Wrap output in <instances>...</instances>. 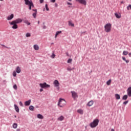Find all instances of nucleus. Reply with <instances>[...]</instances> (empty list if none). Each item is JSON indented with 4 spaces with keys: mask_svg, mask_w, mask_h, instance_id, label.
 Masks as SVG:
<instances>
[{
    "mask_svg": "<svg viewBox=\"0 0 131 131\" xmlns=\"http://www.w3.org/2000/svg\"><path fill=\"white\" fill-rule=\"evenodd\" d=\"M98 124H99V119H95L93 122H91L90 124L91 127L92 128H94L97 126Z\"/></svg>",
    "mask_w": 131,
    "mask_h": 131,
    "instance_id": "obj_1",
    "label": "nucleus"
},
{
    "mask_svg": "<svg viewBox=\"0 0 131 131\" xmlns=\"http://www.w3.org/2000/svg\"><path fill=\"white\" fill-rule=\"evenodd\" d=\"M112 25L110 23L106 24L104 26V29L105 32H110L111 31Z\"/></svg>",
    "mask_w": 131,
    "mask_h": 131,
    "instance_id": "obj_2",
    "label": "nucleus"
},
{
    "mask_svg": "<svg viewBox=\"0 0 131 131\" xmlns=\"http://www.w3.org/2000/svg\"><path fill=\"white\" fill-rule=\"evenodd\" d=\"M66 104V101H65V99H60L59 100L58 105L59 106V107H64Z\"/></svg>",
    "mask_w": 131,
    "mask_h": 131,
    "instance_id": "obj_3",
    "label": "nucleus"
},
{
    "mask_svg": "<svg viewBox=\"0 0 131 131\" xmlns=\"http://www.w3.org/2000/svg\"><path fill=\"white\" fill-rule=\"evenodd\" d=\"M39 85L41 89H49V88H51V85L50 84H47L46 82H43V83H40Z\"/></svg>",
    "mask_w": 131,
    "mask_h": 131,
    "instance_id": "obj_4",
    "label": "nucleus"
},
{
    "mask_svg": "<svg viewBox=\"0 0 131 131\" xmlns=\"http://www.w3.org/2000/svg\"><path fill=\"white\" fill-rule=\"evenodd\" d=\"M53 84L55 88H57L58 90H60V83H59V81L58 80H54L53 82Z\"/></svg>",
    "mask_w": 131,
    "mask_h": 131,
    "instance_id": "obj_5",
    "label": "nucleus"
},
{
    "mask_svg": "<svg viewBox=\"0 0 131 131\" xmlns=\"http://www.w3.org/2000/svg\"><path fill=\"white\" fill-rule=\"evenodd\" d=\"M9 24H10V25H13L12 27L13 29H17V28H18V25L13 21L9 22Z\"/></svg>",
    "mask_w": 131,
    "mask_h": 131,
    "instance_id": "obj_6",
    "label": "nucleus"
},
{
    "mask_svg": "<svg viewBox=\"0 0 131 131\" xmlns=\"http://www.w3.org/2000/svg\"><path fill=\"white\" fill-rule=\"evenodd\" d=\"M76 2H78L79 4L83 5L84 6H86V1L85 0H76Z\"/></svg>",
    "mask_w": 131,
    "mask_h": 131,
    "instance_id": "obj_7",
    "label": "nucleus"
},
{
    "mask_svg": "<svg viewBox=\"0 0 131 131\" xmlns=\"http://www.w3.org/2000/svg\"><path fill=\"white\" fill-rule=\"evenodd\" d=\"M25 5H26L27 6H29V10H31L32 9V7L31 5H30V3H29V0H24Z\"/></svg>",
    "mask_w": 131,
    "mask_h": 131,
    "instance_id": "obj_8",
    "label": "nucleus"
},
{
    "mask_svg": "<svg viewBox=\"0 0 131 131\" xmlns=\"http://www.w3.org/2000/svg\"><path fill=\"white\" fill-rule=\"evenodd\" d=\"M22 21H23L22 19L21 18H17L14 20H13V21L16 24H19V23H21Z\"/></svg>",
    "mask_w": 131,
    "mask_h": 131,
    "instance_id": "obj_9",
    "label": "nucleus"
},
{
    "mask_svg": "<svg viewBox=\"0 0 131 131\" xmlns=\"http://www.w3.org/2000/svg\"><path fill=\"white\" fill-rule=\"evenodd\" d=\"M32 11H33V12H35L32 14V16H33V18H34V19H35V18H36V14H37V9H32Z\"/></svg>",
    "mask_w": 131,
    "mask_h": 131,
    "instance_id": "obj_10",
    "label": "nucleus"
},
{
    "mask_svg": "<svg viewBox=\"0 0 131 131\" xmlns=\"http://www.w3.org/2000/svg\"><path fill=\"white\" fill-rule=\"evenodd\" d=\"M71 93L72 97L73 98H74V99H75V98H77V97H78V96L77 95V93L75 91H71Z\"/></svg>",
    "mask_w": 131,
    "mask_h": 131,
    "instance_id": "obj_11",
    "label": "nucleus"
},
{
    "mask_svg": "<svg viewBox=\"0 0 131 131\" xmlns=\"http://www.w3.org/2000/svg\"><path fill=\"white\" fill-rule=\"evenodd\" d=\"M127 93L128 97H131V86L129 87L127 90Z\"/></svg>",
    "mask_w": 131,
    "mask_h": 131,
    "instance_id": "obj_12",
    "label": "nucleus"
},
{
    "mask_svg": "<svg viewBox=\"0 0 131 131\" xmlns=\"http://www.w3.org/2000/svg\"><path fill=\"white\" fill-rule=\"evenodd\" d=\"M13 18H14V14H11L10 16L7 17V20H8V21H10V20H12Z\"/></svg>",
    "mask_w": 131,
    "mask_h": 131,
    "instance_id": "obj_13",
    "label": "nucleus"
},
{
    "mask_svg": "<svg viewBox=\"0 0 131 131\" xmlns=\"http://www.w3.org/2000/svg\"><path fill=\"white\" fill-rule=\"evenodd\" d=\"M31 103V100H29L25 102V106H29Z\"/></svg>",
    "mask_w": 131,
    "mask_h": 131,
    "instance_id": "obj_14",
    "label": "nucleus"
},
{
    "mask_svg": "<svg viewBox=\"0 0 131 131\" xmlns=\"http://www.w3.org/2000/svg\"><path fill=\"white\" fill-rule=\"evenodd\" d=\"M16 73H20V72H21V69H20V67L18 66L16 67Z\"/></svg>",
    "mask_w": 131,
    "mask_h": 131,
    "instance_id": "obj_15",
    "label": "nucleus"
},
{
    "mask_svg": "<svg viewBox=\"0 0 131 131\" xmlns=\"http://www.w3.org/2000/svg\"><path fill=\"white\" fill-rule=\"evenodd\" d=\"M58 121H62V120H64V116H61L60 117H58L57 118Z\"/></svg>",
    "mask_w": 131,
    "mask_h": 131,
    "instance_id": "obj_16",
    "label": "nucleus"
},
{
    "mask_svg": "<svg viewBox=\"0 0 131 131\" xmlns=\"http://www.w3.org/2000/svg\"><path fill=\"white\" fill-rule=\"evenodd\" d=\"M62 33V31H58L57 32H56V34H55V38H57V36H58V35H59V34Z\"/></svg>",
    "mask_w": 131,
    "mask_h": 131,
    "instance_id": "obj_17",
    "label": "nucleus"
},
{
    "mask_svg": "<svg viewBox=\"0 0 131 131\" xmlns=\"http://www.w3.org/2000/svg\"><path fill=\"white\" fill-rule=\"evenodd\" d=\"M94 104V101H90L87 104V106H89V107H91V106H93Z\"/></svg>",
    "mask_w": 131,
    "mask_h": 131,
    "instance_id": "obj_18",
    "label": "nucleus"
},
{
    "mask_svg": "<svg viewBox=\"0 0 131 131\" xmlns=\"http://www.w3.org/2000/svg\"><path fill=\"white\" fill-rule=\"evenodd\" d=\"M34 49L35 51H38V50H39V47H38V45H34Z\"/></svg>",
    "mask_w": 131,
    "mask_h": 131,
    "instance_id": "obj_19",
    "label": "nucleus"
},
{
    "mask_svg": "<svg viewBox=\"0 0 131 131\" xmlns=\"http://www.w3.org/2000/svg\"><path fill=\"white\" fill-rule=\"evenodd\" d=\"M14 108L16 112H17V113H19V107L16 104H14Z\"/></svg>",
    "mask_w": 131,
    "mask_h": 131,
    "instance_id": "obj_20",
    "label": "nucleus"
},
{
    "mask_svg": "<svg viewBox=\"0 0 131 131\" xmlns=\"http://www.w3.org/2000/svg\"><path fill=\"white\" fill-rule=\"evenodd\" d=\"M37 117L39 118V119H43V116L39 114L37 115Z\"/></svg>",
    "mask_w": 131,
    "mask_h": 131,
    "instance_id": "obj_21",
    "label": "nucleus"
},
{
    "mask_svg": "<svg viewBox=\"0 0 131 131\" xmlns=\"http://www.w3.org/2000/svg\"><path fill=\"white\" fill-rule=\"evenodd\" d=\"M24 23H25V24H27V25H30V24H31L27 19L24 20Z\"/></svg>",
    "mask_w": 131,
    "mask_h": 131,
    "instance_id": "obj_22",
    "label": "nucleus"
},
{
    "mask_svg": "<svg viewBox=\"0 0 131 131\" xmlns=\"http://www.w3.org/2000/svg\"><path fill=\"white\" fill-rule=\"evenodd\" d=\"M29 3L31 5L32 8H34V5L33 4V2H32V1L29 0Z\"/></svg>",
    "mask_w": 131,
    "mask_h": 131,
    "instance_id": "obj_23",
    "label": "nucleus"
},
{
    "mask_svg": "<svg viewBox=\"0 0 131 131\" xmlns=\"http://www.w3.org/2000/svg\"><path fill=\"white\" fill-rule=\"evenodd\" d=\"M122 59L123 61H125V62H126V63H129V60H126V59H125V57H122Z\"/></svg>",
    "mask_w": 131,
    "mask_h": 131,
    "instance_id": "obj_24",
    "label": "nucleus"
},
{
    "mask_svg": "<svg viewBox=\"0 0 131 131\" xmlns=\"http://www.w3.org/2000/svg\"><path fill=\"white\" fill-rule=\"evenodd\" d=\"M78 113H79L80 114H83V111L81 109H79L77 110Z\"/></svg>",
    "mask_w": 131,
    "mask_h": 131,
    "instance_id": "obj_25",
    "label": "nucleus"
},
{
    "mask_svg": "<svg viewBox=\"0 0 131 131\" xmlns=\"http://www.w3.org/2000/svg\"><path fill=\"white\" fill-rule=\"evenodd\" d=\"M115 15L116 16V18H117L118 19H119L121 17V16L119 15L117 13H115Z\"/></svg>",
    "mask_w": 131,
    "mask_h": 131,
    "instance_id": "obj_26",
    "label": "nucleus"
},
{
    "mask_svg": "<svg viewBox=\"0 0 131 131\" xmlns=\"http://www.w3.org/2000/svg\"><path fill=\"white\" fill-rule=\"evenodd\" d=\"M116 99H120V95L118 94H116L115 95Z\"/></svg>",
    "mask_w": 131,
    "mask_h": 131,
    "instance_id": "obj_27",
    "label": "nucleus"
},
{
    "mask_svg": "<svg viewBox=\"0 0 131 131\" xmlns=\"http://www.w3.org/2000/svg\"><path fill=\"white\" fill-rule=\"evenodd\" d=\"M69 25L72 27H74V24L72 23L71 21H69Z\"/></svg>",
    "mask_w": 131,
    "mask_h": 131,
    "instance_id": "obj_28",
    "label": "nucleus"
},
{
    "mask_svg": "<svg viewBox=\"0 0 131 131\" xmlns=\"http://www.w3.org/2000/svg\"><path fill=\"white\" fill-rule=\"evenodd\" d=\"M111 81H112V80L111 79L108 80L107 82H106V84L107 85H110V84H111Z\"/></svg>",
    "mask_w": 131,
    "mask_h": 131,
    "instance_id": "obj_29",
    "label": "nucleus"
},
{
    "mask_svg": "<svg viewBox=\"0 0 131 131\" xmlns=\"http://www.w3.org/2000/svg\"><path fill=\"white\" fill-rule=\"evenodd\" d=\"M29 110H31V111H34V107L33 106L31 105L29 107Z\"/></svg>",
    "mask_w": 131,
    "mask_h": 131,
    "instance_id": "obj_30",
    "label": "nucleus"
},
{
    "mask_svg": "<svg viewBox=\"0 0 131 131\" xmlns=\"http://www.w3.org/2000/svg\"><path fill=\"white\" fill-rule=\"evenodd\" d=\"M127 54H128V52H127V51H124L123 52V55H124V56H126Z\"/></svg>",
    "mask_w": 131,
    "mask_h": 131,
    "instance_id": "obj_31",
    "label": "nucleus"
},
{
    "mask_svg": "<svg viewBox=\"0 0 131 131\" xmlns=\"http://www.w3.org/2000/svg\"><path fill=\"white\" fill-rule=\"evenodd\" d=\"M17 126L18 124L17 123H14L13 125V128H16V127H17Z\"/></svg>",
    "mask_w": 131,
    "mask_h": 131,
    "instance_id": "obj_32",
    "label": "nucleus"
},
{
    "mask_svg": "<svg viewBox=\"0 0 131 131\" xmlns=\"http://www.w3.org/2000/svg\"><path fill=\"white\" fill-rule=\"evenodd\" d=\"M26 37H30V36H31V35L30 33H27L26 34Z\"/></svg>",
    "mask_w": 131,
    "mask_h": 131,
    "instance_id": "obj_33",
    "label": "nucleus"
},
{
    "mask_svg": "<svg viewBox=\"0 0 131 131\" xmlns=\"http://www.w3.org/2000/svg\"><path fill=\"white\" fill-rule=\"evenodd\" d=\"M16 72L15 71H13V75L14 76V77H16V76H17V73H16Z\"/></svg>",
    "mask_w": 131,
    "mask_h": 131,
    "instance_id": "obj_34",
    "label": "nucleus"
},
{
    "mask_svg": "<svg viewBox=\"0 0 131 131\" xmlns=\"http://www.w3.org/2000/svg\"><path fill=\"white\" fill-rule=\"evenodd\" d=\"M45 8L46 9V11H50V9H49V7H48V4L45 5Z\"/></svg>",
    "mask_w": 131,
    "mask_h": 131,
    "instance_id": "obj_35",
    "label": "nucleus"
},
{
    "mask_svg": "<svg viewBox=\"0 0 131 131\" xmlns=\"http://www.w3.org/2000/svg\"><path fill=\"white\" fill-rule=\"evenodd\" d=\"M128 95H125L123 96L122 99H127Z\"/></svg>",
    "mask_w": 131,
    "mask_h": 131,
    "instance_id": "obj_36",
    "label": "nucleus"
},
{
    "mask_svg": "<svg viewBox=\"0 0 131 131\" xmlns=\"http://www.w3.org/2000/svg\"><path fill=\"white\" fill-rule=\"evenodd\" d=\"M13 89H14V90H18V86H17V85L14 84V85H13Z\"/></svg>",
    "mask_w": 131,
    "mask_h": 131,
    "instance_id": "obj_37",
    "label": "nucleus"
},
{
    "mask_svg": "<svg viewBox=\"0 0 131 131\" xmlns=\"http://www.w3.org/2000/svg\"><path fill=\"white\" fill-rule=\"evenodd\" d=\"M71 62H72V58H69L68 61L67 62L68 63H71Z\"/></svg>",
    "mask_w": 131,
    "mask_h": 131,
    "instance_id": "obj_38",
    "label": "nucleus"
},
{
    "mask_svg": "<svg viewBox=\"0 0 131 131\" xmlns=\"http://www.w3.org/2000/svg\"><path fill=\"white\" fill-rule=\"evenodd\" d=\"M55 57H56V55L55 54L53 53L52 55H51V58L54 59V58H55Z\"/></svg>",
    "mask_w": 131,
    "mask_h": 131,
    "instance_id": "obj_39",
    "label": "nucleus"
},
{
    "mask_svg": "<svg viewBox=\"0 0 131 131\" xmlns=\"http://www.w3.org/2000/svg\"><path fill=\"white\" fill-rule=\"evenodd\" d=\"M127 103H128V100H127V101L124 102L123 104H124L125 105H126V104H127Z\"/></svg>",
    "mask_w": 131,
    "mask_h": 131,
    "instance_id": "obj_40",
    "label": "nucleus"
},
{
    "mask_svg": "<svg viewBox=\"0 0 131 131\" xmlns=\"http://www.w3.org/2000/svg\"><path fill=\"white\" fill-rule=\"evenodd\" d=\"M67 70H68V71H72V69L71 68H67Z\"/></svg>",
    "mask_w": 131,
    "mask_h": 131,
    "instance_id": "obj_41",
    "label": "nucleus"
},
{
    "mask_svg": "<svg viewBox=\"0 0 131 131\" xmlns=\"http://www.w3.org/2000/svg\"><path fill=\"white\" fill-rule=\"evenodd\" d=\"M50 2H51V3H55L56 0H51Z\"/></svg>",
    "mask_w": 131,
    "mask_h": 131,
    "instance_id": "obj_42",
    "label": "nucleus"
},
{
    "mask_svg": "<svg viewBox=\"0 0 131 131\" xmlns=\"http://www.w3.org/2000/svg\"><path fill=\"white\" fill-rule=\"evenodd\" d=\"M40 4H42L43 3V0H39Z\"/></svg>",
    "mask_w": 131,
    "mask_h": 131,
    "instance_id": "obj_43",
    "label": "nucleus"
},
{
    "mask_svg": "<svg viewBox=\"0 0 131 131\" xmlns=\"http://www.w3.org/2000/svg\"><path fill=\"white\" fill-rule=\"evenodd\" d=\"M67 4H68V5H69L70 6H72V3H69V2H68V3H67Z\"/></svg>",
    "mask_w": 131,
    "mask_h": 131,
    "instance_id": "obj_44",
    "label": "nucleus"
},
{
    "mask_svg": "<svg viewBox=\"0 0 131 131\" xmlns=\"http://www.w3.org/2000/svg\"><path fill=\"white\" fill-rule=\"evenodd\" d=\"M19 105L21 106H23V103L21 102H19Z\"/></svg>",
    "mask_w": 131,
    "mask_h": 131,
    "instance_id": "obj_45",
    "label": "nucleus"
},
{
    "mask_svg": "<svg viewBox=\"0 0 131 131\" xmlns=\"http://www.w3.org/2000/svg\"><path fill=\"white\" fill-rule=\"evenodd\" d=\"M66 55L68 57H69V53H68V52H66Z\"/></svg>",
    "mask_w": 131,
    "mask_h": 131,
    "instance_id": "obj_46",
    "label": "nucleus"
},
{
    "mask_svg": "<svg viewBox=\"0 0 131 131\" xmlns=\"http://www.w3.org/2000/svg\"><path fill=\"white\" fill-rule=\"evenodd\" d=\"M55 7L56 8H57V7H58V4L55 3Z\"/></svg>",
    "mask_w": 131,
    "mask_h": 131,
    "instance_id": "obj_47",
    "label": "nucleus"
},
{
    "mask_svg": "<svg viewBox=\"0 0 131 131\" xmlns=\"http://www.w3.org/2000/svg\"><path fill=\"white\" fill-rule=\"evenodd\" d=\"M47 28V27L46 26H43V29H46Z\"/></svg>",
    "mask_w": 131,
    "mask_h": 131,
    "instance_id": "obj_48",
    "label": "nucleus"
},
{
    "mask_svg": "<svg viewBox=\"0 0 131 131\" xmlns=\"http://www.w3.org/2000/svg\"><path fill=\"white\" fill-rule=\"evenodd\" d=\"M43 89V88L40 89V92L43 91V89Z\"/></svg>",
    "mask_w": 131,
    "mask_h": 131,
    "instance_id": "obj_49",
    "label": "nucleus"
},
{
    "mask_svg": "<svg viewBox=\"0 0 131 131\" xmlns=\"http://www.w3.org/2000/svg\"><path fill=\"white\" fill-rule=\"evenodd\" d=\"M2 47H4V48H7V46H6L5 45H2Z\"/></svg>",
    "mask_w": 131,
    "mask_h": 131,
    "instance_id": "obj_50",
    "label": "nucleus"
},
{
    "mask_svg": "<svg viewBox=\"0 0 131 131\" xmlns=\"http://www.w3.org/2000/svg\"><path fill=\"white\" fill-rule=\"evenodd\" d=\"M128 56H129V57H131V53H129L128 54Z\"/></svg>",
    "mask_w": 131,
    "mask_h": 131,
    "instance_id": "obj_51",
    "label": "nucleus"
},
{
    "mask_svg": "<svg viewBox=\"0 0 131 131\" xmlns=\"http://www.w3.org/2000/svg\"><path fill=\"white\" fill-rule=\"evenodd\" d=\"M5 48H6V49H11V48L8 47H7V46H6V47H5Z\"/></svg>",
    "mask_w": 131,
    "mask_h": 131,
    "instance_id": "obj_52",
    "label": "nucleus"
},
{
    "mask_svg": "<svg viewBox=\"0 0 131 131\" xmlns=\"http://www.w3.org/2000/svg\"><path fill=\"white\" fill-rule=\"evenodd\" d=\"M3 82H7V81H6V80H4L3 81Z\"/></svg>",
    "mask_w": 131,
    "mask_h": 131,
    "instance_id": "obj_53",
    "label": "nucleus"
},
{
    "mask_svg": "<svg viewBox=\"0 0 131 131\" xmlns=\"http://www.w3.org/2000/svg\"><path fill=\"white\" fill-rule=\"evenodd\" d=\"M111 131H115V130H114V129H112Z\"/></svg>",
    "mask_w": 131,
    "mask_h": 131,
    "instance_id": "obj_54",
    "label": "nucleus"
},
{
    "mask_svg": "<svg viewBox=\"0 0 131 131\" xmlns=\"http://www.w3.org/2000/svg\"><path fill=\"white\" fill-rule=\"evenodd\" d=\"M38 24H39V20L38 21Z\"/></svg>",
    "mask_w": 131,
    "mask_h": 131,
    "instance_id": "obj_55",
    "label": "nucleus"
},
{
    "mask_svg": "<svg viewBox=\"0 0 131 131\" xmlns=\"http://www.w3.org/2000/svg\"><path fill=\"white\" fill-rule=\"evenodd\" d=\"M72 70H74V68H72Z\"/></svg>",
    "mask_w": 131,
    "mask_h": 131,
    "instance_id": "obj_56",
    "label": "nucleus"
},
{
    "mask_svg": "<svg viewBox=\"0 0 131 131\" xmlns=\"http://www.w3.org/2000/svg\"><path fill=\"white\" fill-rule=\"evenodd\" d=\"M69 2H71L72 0H69Z\"/></svg>",
    "mask_w": 131,
    "mask_h": 131,
    "instance_id": "obj_57",
    "label": "nucleus"
},
{
    "mask_svg": "<svg viewBox=\"0 0 131 131\" xmlns=\"http://www.w3.org/2000/svg\"><path fill=\"white\" fill-rule=\"evenodd\" d=\"M14 117H15V118L17 117V116H14Z\"/></svg>",
    "mask_w": 131,
    "mask_h": 131,
    "instance_id": "obj_58",
    "label": "nucleus"
},
{
    "mask_svg": "<svg viewBox=\"0 0 131 131\" xmlns=\"http://www.w3.org/2000/svg\"><path fill=\"white\" fill-rule=\"evenodd\" d=\"M1 2H3V1H4V0H0Z\"/></svg>",
    "mask_w": 131,
    "mask_h": 131,
    "instance_id": "obj_59",
    "label": "nucleus"
},
{
    "mask_svg": "<svg viewBox=\"0 0 131 131\" xmlns=\"http://www.w3.org/2000/svg\"><path fill=\"white\" fill-rule=\"evenodd\" d=\"M123 2H121V4H123Z\"/></svg>",
    "mask_w": 131,
    "mask_h": 131,
    "instance_id": "obj_60",
    "label": "nucleus"
},
{
    "mask_svg": "<svg viewBox=\"0 0 131 131\" xmlns=\"http://www.w3.org/2000/svg\"><path fill=\"white\" fill-rule=\"evenodd\" d=\"M51 45H54V43H52Z\"/></svg>",
    "mask_w": 131,
    "mask_h": 131,
    "instance_id": "obj_61",
    "label": "nucleus"
},
{
    "mask_svg": "<svg viewBox=\"0 0 131 131\" xmlns=\"http://www.w3.org/2000/svg\"><path fill=\"white\" fill-rule=\"evenodd\" d=\"M43 24L45 25V23H43Z\"/></svg>",
    "mask_w": 131,
    "mask_h": 131,
    "instance_id": "obj_62",
    "label": "nucleus"
},
{
    "mask_svg": "<svg viewBox=\"0 0 131 131\" xmlns=\"http://www.w3.org/2000/svg\"><path fill=\"white\" fill-rule=\"evenodd\" d=\"M59 99H62V98H60Z\"/></svg>",
    "mask_w": 131,
    "mask_h": 131,
    "instance_id": "obj_63",
    "label": "nucleus"
},
{
    "mask_svg": "<svg viewBox=\"0 0 131 131\" xmlns=\"http://www.w3.org/2000/svg\"><path fill=\"white\" fill-rule=\"evenodd\" d=\"M0 7H1V5H0Z\"/></svg>",
    "mask_w": 131,
    "mask_h": 131,
    "instance_id": "obj_64",
    "label": "nucleus"
}]
</instances>
